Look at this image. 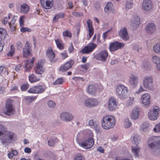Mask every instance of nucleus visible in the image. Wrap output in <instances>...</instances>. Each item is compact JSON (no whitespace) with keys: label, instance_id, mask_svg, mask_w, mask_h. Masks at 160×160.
Masks as SVG:
<instances>
[{"label":"nucleus","instance_id":"obj_57","mask_svg":"<svg viewBox=\"0 0 160 160\" xmlns=\"http://www.w3.org/2000/svg\"><path fill=\"white\" fill-rule=\"evenodd\" d=\"M125 123V127L126 128H128L132 124L129 121L128 119L126 120Z\"/></svg>","mask_w":160,"mask_h":160},{"label":"nucleus","instance_id":"obj_61","mask_svg":"<svg viewBox=\"0 0 160 160\" xmlns=\"http://www.w3.org/2000/svg\"><path fill=\"white\" fill-rule=\"evenodd\" d=\"M16 22V20L14 19H12L11 21V22L9 23V25H16L15 24V22Z\"/></svg>","mask_w":160,"mask_h":160},{"label":"nucleus","instance_id":"obj_10","mask_svg":"<svg viewBox=\"0 0 160 160\" xmlns=\"http://www.w3.org/2000/svg\"><path fill=\"white\" fill-rule=\"evenodd\" d=\"M124 46V43L116 41L111 44L109 48L111 52H114L123 48Z\"/></svg>","mask_w":160,"mask_h":160},{"label":"nucleus","instance_id":"obj_54","mask_svg":"<svg viewBox=\"0 0 160 160\" xmlns=\"http://www.w3.org/2000/svg\"><path fill=\"white\" fill-rule=\"evenodd\" d=\"M84 158L81 155H78L75 157L74 160H84Z\"/></svg>","mask_w":160,"mask_h":160},{"label":"nucleus","instance_id":"obj_51","mask_svg":"<svg viewBox=\"0 0 160 160\" xmlns=\"http://www.w3.org/2000/svg\"><path fill=\"white\" fill-rule=\"evenodd\" d=\"M29 88V85L26 83L22 85L21 87V90L22 91L26 90Z\"/></svg>","mask_w":160,"mask_h":160},{"label":"nucleus","instance_id":"obj_12","mask_svg":"<svg viewBox=\"0 0 160 160\" xmlns=\"http://www.w3.org/2000/svg\"><path fill=\"white\" fill-rule=\"evenodd\" d=\"M96 47V44L91 43L87 46L85 47L81 50L80 52L83 53H88L92 52Z\"/></svg>","mask_w":160,"mask_h":160},{"label":"nucleus","instance_id":"obj_22","mask_svg":"<svg viewBox=\"0 0 160 160\" xmlns=\"http://www.w3.org/2000/svg\"><path fill=\"white\" fill-rule=\"evenodd\" d=\"M52 0H46L45 1L40 2L42 6L46 9L51 8L53 5Z\"/></svg>","mask_w":160,"mask_h":160},{"label":"nucleus","instance_id":"obj_40","mask_svg":"<svg viewBox=\"0 0 160 160\" xmlns=\"http://www.w3.org/2000/svg\"><path fill=\"white\" fill-rule=\"evenodd\" d=\"M154 51L156 53H160V43H157L153 48Z\"/></svg>","mask_w":160,"mask_h":160},{"label":"nucleus","instance_id":"obj_52","mask_svg":"<svg viewBox=\"0 0 160 160\" xmlns=\"http://www.w3.org/2000/svg\"><path fill=\"white\" fill-rule=\"evenodd\" d=\"M31 31V30L30 29L27 28L22 27L21 29V31L22 32H25L26 31L30 32Z\"/></svg>","mask_w":160,"mask_h":160},{"label":"nucleus","instance_id":"obj_39","mask_svg":"<svg viewBox=\"0 0 160 160\" xmlns=\"http://www.w3.org/2000/svg\"><path fill=\"white\" fill-rule=\"evenodd\" d=\"M112 4L111 2H108L106 6L104 9L106 13H109L111 11L112 8Z\"/></svg>","mask_w":160,"mask_h":160},{"label":"nucleus","instance_id":"obj_32","mask_svg":"<svg viewBox=\"0 0 160 160\" xmlns=\"http://www.w3.org/2000/svg\"><path fill=\"white\" fill-rule=\"evenodd\" d=\"M29 8L26 4H23L21 5V12L24 14L27 13L29 11Z\"/></svg>","mask_w":160,"mask_h":160},{"label":"nucleus","instance_id":"obj_5","mask_svg":"<svg viewBox=\"0 0 160 160\" xmlns=\"http://www.w3.org/2000/svg\"><path fill=\"white\" fill-rule=\"evenodd\" d=\"M144 88L146 89L152 90L153 88V78L151 76H146L144 77L143 81Z\"/></svg>","mask_w":160,"mask_h":160},{"label":"nucleus","instance_id":"obj_23","mask_svg":"<svg viewBox=\"0 0 160 160\" xmlns=\"http://www.w3.org/2000/svg\"><path fill=\"white\" fill-rule=\"evenodd\" d=\"M146 30L147 33H152L156 31V26L153 23H150L147 26Z\"/></svg>","mask_w":160,"mask_h":160},{"label":"nucleus","instance_id":"obj_41","mask_svg":"<svg viewBox=\"0 0 160 160\" xmlns=\"http://www.w3.org/2000/svg\"><path fill=\"white\" fill-rule=\"evenodd\" d=\"M29 81L31 82H34L38 81L39 79L36 77L34 75L32 74L29 77Z\"/></svg>","mask_w":160,"mask_h":160},{"label":"nucleus","instance_id":"obj_60","mask_svg":"<svg viewBox=\"0 0 160 160\" xmlns=\"http://www.w3.org/2000/svg\"><path fill=\"white\" fill-rule=\"evenodd\" d=\"M24 151L26 153H31V149L30 148L28 147L25 148L24 149Z\"/></svg>","mask_w":160,"mask_h":160},{"label":"nucleus","instance_id":"obj_21","mask_svg":"<svg viewBox=\"0 0 160 160\" xmlns=\"http://www.w3.org/2000/svg\"><path fill=\"white\" fill-rule=\"evenodd\" d=\"M29 42L27 41L24 48H23V55L24 57H26L28 55L31 54V48L29 46Z\"/></svg>","mask_w":160,"mask_h":160},{"label":"nucleus","instance_id":"obj_15","mask_svg":"<svg viewBox=\"0 0 160 160\" xmlns=\"http://www.w3.org/2000/svg\"><path fill=\"white\" fill-rule=\"evenodd\" d=\"M143 9L146 12L151 10L152 8V4L150 0H144L142 2Z\"/></svg>","mask_w":160,"mask_h":160},{"label":"nucleus","instance_id":"obj_58","mask_svg":"<svg viewBox=\"0 0 160 160\" xmlns=\"http://www.w3.org/2000/svg\"><path fill=\"white\" fill-rule=\"evenodd\" d=\"M72 14L74 16L77 17H81L83 15L82 13H80L75 12H73Z\"/></svg>","mask_w":160,"mask_h":160},{"label":"nucleus","instance_id":"obj_44","mask_svg":"<svg viewBox=\"0 0 160 160\" xmlns=\"http://www.w3.org/2000/svg\"><path fill=\"white\" fill-rule=\"evenodd\" d=\"M133 140L134 143L137 146L140 142V138L138 136L135 135L133 138Z\"/></svg>","mask_w":160,"mask_h":160},{"label":"nucleus","instance_id":"obj_9","mask_svg":"<svg viewBox=\"0 0 160 160\" xmlns=\"http://www.w3.org/2000/svg\"><path fill=\"white\" fill-rule=\"evenodd\" d=\"M98 103L99 102L97 99L90 98L85 100L84 104L86 107H92L98 106Z\"/></svg>","mask_w":160,"mask_h":160},{"label":"nucleus","instance_id":"obj_53","mask_svg":"<svg viewBox=\"0 0 160 160\" xmlns=\"http://www.w3.org/2000/svg\"><path fill=\"white\" fill-rule=\"evenodd\" d=\"M90 65L89 63H86L84 65H81V67L85 70H87L90 67Z\"/></svg>","mask_w":160,"mask_h":160},{"label":"nucleus","instance_id":"obj_38","mask_svg":"<svg viewBox=\"0 0 160 160\" xmlns=\"http://www.w3.org/2000/svg\"><path fill=\"white\" fill-rule=\"evenodd\" d=\"M149 125L148 123L143 122L141 126V129L142 131L146 132L149 129Z\"/></svg>","mask_w":160,"mask_h":160},{"label":"nucleus","instance_id":"obj_6","mask_svg":"<svg viewBox=\"0 0 160 160\" xmlns=\"http://www.w3.org/2000/svg\"><path fill=\"white\" fill-rule=\"evenodd\" d=\"M116 92L117 94L120 97L126 98L127 97L128 89L123 85H118L117 86Z\"/></svg>","mask_w":160,"mask_h":160},{"label":"nucleus","instance_id":"obj_48","mask_svg":"<svg viewBox=\"0 0 160 160\" xmlns=\"http://www.w3.org/2000/svg\"><path fill=\"white\" fill-rule=\"evenodd\" d=\"M94 128L97 132H98L100 130V128L99 125L98 123L97 122L96 123H95L94 126H93Z\"/></svg>","mask_w":160,"mask_h":160},{"label":"nucleus","instance_id":"obj_34","mask_svg":"<svg viewBox=\"0 0 160 160\" xmlns=\"http://www.w3.org/2000/svg\"><path fill=\"white\" fill-rule=\"evenodd\" d=\"M44 71L43 69L42 66L40 64H38L36 68L35 69V72L38 74H42Z\"/></svg>","mask_w":160,"mask_h":160},{"label":"nucleus","instance_id":"obj_24","mask_svg":"<svg viewBox=\"0 0 160 160\" xmlns=\"http://www.w3.org/2000/svg\"><path fill=\"white\" fill-rule=\"evenodd\" d=\"M46 56L51 62L53 61L55 57V54L51 48H49L46 51Z\"/></svg>","mask_w":160,"mask_h":160},{"label":"nucleus","instance_id":"obj_64","mask_svg":"<svg viewBox=\"0 0 160 160\" xmlns=\"http://www.w3.org/2000/svg\"><path fill=\"white\" fill-rule=\"evenodd\" d=\"M22 47V45L20 42H19L17 44V48L19 50H20Z\"/></svg>","mask_w":160,"mask_h":160},{"label":"nucleus","instance_id":"obj_11","mask_svg":"<svg viewBox=\"0 0 160 160\" xmlns=\"http://www.w3.org/2000/svg\"><path fill=\"white\" fill-rule=\"evenodd\" d=\"M45 89V88L42 86H35L30 88L28 91L29 93H41L43 92Z\"/></svg>","mask_w":160,"mask_h":160},{"label":"nucleus","instance_id":"obj_37","mask_svg":"<svg viewBox=\"0 0 160 160\" xmlns=\"http://www.w3.org/2000/svg\"><path fill=\"white\" fill-rule=\"evenodd\" d=\"M57 46L58 48L60 49H63L64 48V44L62 43L61 40L58 39L55 40Z\"/></svg>","mask_w":160,"mask_h":160},{"label":"nucleus","instance_id":"obj_20","mask_svg":"<svg viewBox=\"0 0 160 160\" xmlns=\"http://www.w3.org/2000/svg\"><path fill=\"white\" fill-rule=\"evenodd\" d=\"M150 97L148 93H146L142 95L141 100L142 103L145 106H147L150 104Z\"/></svg>","mask_w":160,"mask_h":160},{"label":"nucleus","instance_id":"obj_31","mask_svg":"<svg viewBox=\"0 0 160 160\" xmlns=\"http://www.w3.org/2000/svg\"><path fill=\"white\" fill-rule=\"evenodd\" d=\"M139 115V110L138 108L134 109L131 114V118L133 119H136L138 118Z\"/></svg>","mask_w":160,"mask_h":160},{"label":"nucleus","instance_id":"obj_13","mask_svg":"<svg viewBox=\"0 0 160 160\" xmlns=\"http://www.w3.org/2000/svg\"><path fill=\"white\" fill-rule=\"evenodd\" d=\"M74 63V61L73 60H69L60 67V71L62 72H65L67 71L68 69L72 67Z\"/></svg>","mask_w":160,"mask_h":160},{"label":"nucleus","instance_id":"obj_27","mask_svg":"<svg viewBox=\"0 0 160 160\" xmlns=\"http://www.w3.org/2000/svg\"><path fill=\"white\" fill-rule=\"evenodd\" d=\"M87 23L89 31V38H90L93 35L94 32L92 27V21L89 19L87 21Z\"/></svg>","mask_w":160,"mask_h":160},{"label":"nucleus","instance_id":"obj_30","mask_svg":"<svg viewBox=\"0 0 160 160\" xmlns=\"http://www.w3.org/2000/svg\"><path fill=\"white\" fill-rule=\"evenodd\" d=\"M37 98V97H29L26 96L24 97L23 100L27 104H30L33 101L35 100Z\"/></svg>","mask_w":160,"mask_h":160},{"label":"nucleus","instance_id":"obj_4","mask_svg":"<svg viewBox=\"0 0 160 160\" xmlns=\"http://www.w3.org/2000/svg\"><path fill=\"white\" fill-rule=\"evenodd\" d=\"M115 123L114 118L112 116H106L103 118L102 122V127L105 129L113 128Z\"/></svg>","mask_w":160,"mask_h":160},{"label":"nucleus","instance_id":"obj_25","mask_svg":"<svg viewBox=\"0 0 160 160\" xmlns=\"http://www.w3.org/2000/svg\"><path fill=\"white\" fill-rule=\"evenodd\" d=\"M140 23V19L139 17L134 18L131 21V25L133 27V29H136L138 27Z\"/></svg>","mask_w":160,"mask_h":160},{"label":"nucleus","instance_id":"obj_14","mask_svg":"<svg viewBox=\"0 0 160 160\" xmlns=\"http://www.w3.org/2000/svg\"><path fill=\"white\" fill-rule=\"evenodd\" d=\"M60 118L62 120L69 122L73 119V117L70 113L67 112H63L60 114Z\"/></svg>","mask_w":160,"mask_h":160},{"label":"nucleus","instance_id":"obj_2","mask_svg":"<svg viewBox=\"0 0 160 160\" xmlns=\"http://www.w3.org/2000/svg\"><path fill=\"white\" fill-rule=\"evenodd\" d=\"M6 129L5 126L0 123V136H1L0 138L2 143L6 146L12 142V140H14L16 135L13 132L10 131H6L3 133V132Z\"/></svg>","mask_w":160,"mask_h":160},{"label":"nucleus","instance_id":"obj_59","mask_svg":"<svg viewBox=\"0 0 160 160\" xmlns=\"http://www.w3.org/2000/svg\"><path fill=\"white\" fill-rule=\"evenodd\" d=\"M97 122L94 121L93 120H90L89 121L88 124L91 126H94L95 124Z\"/></svg>","mask_w":160,"mask_h":160},{"label":"nucleus","instance_id":"obj_36","mask_svg":"<svg viewBox=\"0 0 160 160\" xmlns=\"http://www.w3.org/2000/svg\"><path fill=\"white\" fill-rule=\"evenodd\" d=\"M132 149L134 156L137 157L138 156V153L139 152L140 148L139 147L132 146Z\"/></svg>","mask_w":160,"mask_h":160},{"label":"nucleus","instance_id":"obj_8","mask_svg":"<svg viewBox=\"0 0 160 160\" xmlns=\"http://www.w3.org/2000/svg\"><path fill=\"white\" fill-rule=\"evenodd\" d=\"M159 111V108L157 106H154L151 108L148 113V117L151 120L156 119L158 117V112Z\"/></svg>","mask_w":160,"mask_h":160},{"label":"nucleus","instance_id":"obj_56","mask_svg":"<svg viewBox=\"0 0 160 160\" xmlns=\"http://www.w3.org/2000/svg\"><path fill=\"white\" fill-rule=\"evenodd\" d=\"M9 19H10V16L9 15H8L7 17H5L4 18L3 23L4 24H6L8 22V20Z\"/></svg>","mask_w":160,"mask_h":160},{"label":"nucleus","instance_id":"obj_46","mask_svg":"<svg viewBox=\"0 0 160 160\" xmlns=\"http://www.w3.org/2000/svg\"><path fill=\"white\" fill-rule=\"evenodd\" d=\"M47 104L49 107L52 108H54L56 106L55 103L52 100L48 101L47 102Z\"/></svg>","mask_w":160,"mask_h":160},{"label":"nucleus","instance_id":"obj_29","mask_svg":"<svg viewBox=\"0 0 160 160\" xmlns=\"http://www.w3.org/2000/svg\"><path fill=\"white\" fill-rule=\"evenodd\" d=\"M152 60L153 62L156 64L158 70H160V58L157 56H154Z\"/></svg>","mask_w":160,"mask_h":160},{"label":"nucleus","instance_id":"obj_1","mask_svg":"<svg viewBox=\"0 0 160 160\" xmlns=\"http://www.w3.org/2000/svg\"><path fill=\"white\" fill-rule=\"evenodd\" d=\"M148 145L150 153L158 156L160 155V136H152L148 139Z\"/></svg>","mask_w":160,"mask_h":160},{"label":"nucleus","instance_id":"obj_45","mask_svg":"<svg viewBox=\"0 0 160 160\" xmlns=\"http://www.w3.org/2000/svg\"><path fill=\"white\" fill-rule=\"evenodd\" d=\"M63 35L65 37H68L71 38L72 37V34L70 31L68 30H66L63 32Z\"/></svg>","mask_w":160,"mask_h":160},{"label":"nucleus","instance_id":"obj_16","mask_svg":"<svg viewBox=\"0 0 160 160\" xmlns=\"http://www.w3.org/2000/svg\"><path fill=\"white\" fill-rule=\"evenodd\" d=\"M129 82L132 87L135 88L138 82V77L135 74H131L129 76Z\"/></svg>","mask_w":160,"mask_h":160},{"label":"nucleus","instance_id":"obj_55","mask_svg":"<svg viewBox=\"0 0 160 160\" xmlns=\"http://www.w3.org/2000/svg\"><path fill=\"white\" fill-rule=\"evenodd\" d=\"M24 18H25V17L24 16H22V17H21L20 19V20H19L20 24V26H21V27H22V26H23L24 25L23 22H24V21L23 20L24 19Z\"/></svg>","mask_w":160,"mask_h":160},{"label":"nucleus","instance_id":"obj_3","mask_svg":"<svg viewBox=\"0 0 160 160\" xmlns=\"http://www.w3.org/2000/svg\"><path fill=\"white\" fill-rule=\"evenodd\" d=\"M13 101L10 98L7 99L6 102L3 113L6 115L10 116L15 112V108L13 105Z\"/></svg>","mask_w":160,"mask_h":160},{"label":"nucleus","instance_id":"obj_7","mask_svg":"<svg viewBox=\"0 0 160 160\" xmlns=\"http://www.w3.org/2000/svg\"><path fill=\"white\" fill-rule=\"evenodd\" d=\"M90 135V137L88 138L85 141H83L82 142L79 143V145L87 149L92 147L94 145V141L93 138V134L91 133Z\"/></svg>","mask_w":160,"mask_h":160},{"label":"nucleus","instance_id":"obj_43","mask_svg":"<svg viewBox=\"0 0 160 160\" xmlns=\"http://www.w3.org/2000/svg\"><path fill=\"white\" fill-rule=\"evenodd\" d=\"M63 82V80L62 78H58L53 83V85H57L59 84H62Z\"/></svg>","mask_w":160,"mask_h":160},{"label":"nucleus","instance_id":"obj_62","mask_svg":"<svg viewBox=\"0 0 160 160\" xmlns=\"http://www.w3.org/2000/svg\"><path fill=\"white\" fill-rule=\"evenodd\" d=\"M63 59H64L68 57V55L65 52H62L61 53Z\"/></svg>","mask_w":160,"mask_h":160},{"label":"nucleus","instance_id":"obj_17","mask_svg":"<svg viewBox=\"0 0 160 160\" xmlns=\"http://www.w3.org/2000/svg\"><path fill=\"white\" fill-rule=\"evenodd\" d=\"M119 35L120 37L124 40H127L129 39L127 28L124 27L122 28L119 31Z\"/></svg>","mask_w":160,"mask_h":160},{"label":"nucleus","instance_id":"obj_18","mask_svg":"<svg viewBox=\"0 0 160 160\" xmlns=\"http://www.w3.org/2000/svg\"><path fill=\"white\" fill-rule=\"evenodd\" d=\"M116 99L114 98H111L108 101V108L110 111L115 110L116 108Z\"/></svg>","mask_w":160,"mask_h":160},{"label":"nucleus","instance_id":"obj_33","mask_svg":"<svg viewBox=\"0 0 160 160\" xmlns=\"http://www.w3.org/2000/svg\"><path fill=\"white\" fill-rule=\"evenodd\" d=\"M133 6V2L132 0H127L125 9L128 10L131 8Z\"/></svg>","mask_w":160,"mask_h":160},{"label":"nucleus","instance_id":"obj_49","mask_svg":"<svg viewBox=\"0 0 160 160\" xmlns=\"http://www.w3.org/2000/svg\"><path fill=\"white\" fill-rule=\"evenodd\" d=\"M133 50L136 51V52L139 53V51L141 50V48L139 47L138 45H136L133 46Z\"/></svg>","mask_w":160,"mask_h":160},{"label":"nucleus","instance_id":"obj_50","mask_svg":"<svg viewBox=\"0 0 160 160\" xmlns=\"http://www.w3.org/2000/svg\"><path fill=\"white\" fill-rule=\"evenodd\" d=\"M155 132H160V123L157 124L153 129Z\"/></svg>","mask_w":160,"mask_h":160},{"label":"nucleus","instance_id":"obj_47","mask_svg":"<svg viewBox=\"0 0 160 160\" xmlns=\"http://www.w3.org/2000/svg\"><path fill=\"white\" fill-rule=\"evenodd\" d=\"M56 142V139L55 138H51L48 141V145L50 146H52L54 145Z\"/></svg>","mask_w":160,"mask_h":160},{"label":"nucleus","instance_id":"obj_19","mask_svg":"<svg viewBox=\"0 0 160 160\" xmlns=\"http://www.w3.org/2000/svg\"><path fill=\"white\" fill-rule=\"evenodd\" d=\"M108 52L105 50H103L99 52L97 55L98 58L102 61L105 62L108 56Z\"/></svg>","mask_w":160,"mask_h":160},{"label":"nucleus","instance_id":"obj_26","mask_svg":"<svg viewBox=\"0 0 160 160\" xmlns=\"http://www.w3.org/2000/svg\"><path fill=\"white\" fill-rule=\"evenodd\" d=\"M35 59L34 58H32V59L31 60H27L25 65V71L27 72H29L31 68L32 67L34 63V60Z\"/></svg>","mask_w":160,"mask_h":160},{"label":"nucleus","instance_id":"obj_35","mask_svg":"<svg viewBox=\"0 0 160 160\" xmlns=\"http://www.w3.org/2000/svg\"><path fill=\"white\" fill-rule=\"evenodd\" d=\"M6 34L7 32L5 30L0 28V39L1 40H3L5 39Z\"/></svg>","mask_w":160,"mask_h":160},{"label":"nucleus","instance_id":"obj_28","mask_svg":"<svg viewBox=\"0 0 160 160\" xmlns=\"http://www.w3.org/2000/svg\"><path fill=\"white\" fill-rule=\"evenodd\" d=\"M97 89L95 85L91 84L88 86L87 91L88 94L92 95H94Z\"/></svg>","mask_w":160,"mask_h":160},{"label":"nucleus","instance_id":"obj_63","mask_svg":"<svg viewBox=\"0 0 160 160\" xmlns=\"http://www.w3.org/2000/svg\"><path fill=\"white\" fill-rule=\"evenodd\" d=\"M56 15H57V16H58V18H63L64 16V14L63 13H60Z\"/></svg>","mask_w":160,"mask_h":160},{"label":"nucleus","instance_id":"obj_42","mask_svg":"<svg viewBox=\"0 0 160 160\" xmlns=\"http://www.w3.org/2000/svg\"><path fill=\"white\" fill-rule=\"evenodd\" d=\"M15 48L13 45L11 46V49L9 51V52L7 53V55L8 56L12 57L13 56V54L14 53Z\"/></svg>","mask_w":160,"mask_h":160}]
</instances>
